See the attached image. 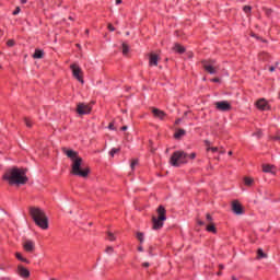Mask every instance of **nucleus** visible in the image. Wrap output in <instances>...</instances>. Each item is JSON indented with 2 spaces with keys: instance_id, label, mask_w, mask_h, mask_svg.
I'll return each mask as SVG.
<instances>
[{
  "instance_id": "1",
  "label": "nucleus",
  "mask_w": 280,
  "mask_h": 280,
  "mask_svg": "<svg viewBox=\"0 0 280 280\" xmlns=\"http://www.w3.org/2000/svg\"><path fill=\"white\" fill-rule=\"evenodd\" d=\"M61 151L72 162L70 174H72V176H79L80 178H88L89 174H91V168L89 166L82 167L84 160L80 156V154L77 151L67 149L65 147L61 148Z\"/></svg>"
},
{
  "instance_id": "2",
  "label": "nucleus",
  "mask_w": 280,
  "mask_h": 280,
  "mask_svg": "<svg viewBox=\"0 0 280 280\" xmlns=\"http://www.w3.org/2000/svg\"><path fill=\"white\" fill-rule=\"evenodd\" d=\"M26 174L27 170L13 166L4 172L2 180H7L11 186L21 187V185H27V180H30Z\"/></svg>"
},
{
  "instance_id": "3",
  "label": "nucleus",
  "mask_w": 280,
  "mask_h": 280,
  "mask_svg": "<svg viewBox=\"0 0 280 280\" xmlns=\"http://www.w3.org/2000/svg\"><path fill=\"white\" fill-rule=\"evenodd\" d=\"M28 213L36 226L43 231H47V229H49V218L47 217V213H45V210L38 207H30Z\"/></svg>"
},
{
  "instance_id": "4",
  "label": "nucleus",
  "mask_w": 280,
  "mask_h": 280,
  "mask_svg": "<svg viewBox=\"0 0 280 280\" xmlns=\"http://www.w3.org/2000/svg\"><path fill=\"white\" fill-rule=\"evenodd\" d=\"M187 159L194 161V159H196V152L187 154L185 151H175L170 159V164L173 167H180V165L187 163Z\"/></svg>"
},
{
  "instance_id": "5",
  "label": "nucleus",
  "mask_w": 280,
  "mask_h": 280,
  "mask_svg": "<svg viewBox=\"0 0 280 280\" xmlns=\"http://www.w3.org/2000/svg\"><path fill=\"white\" fill-rule=\"evenodd\" d=\"M156 215H152L151 222H152V229L153 231H161V228L163 226V222L167 220V210H165V207L159 206L156 209Z\"/></svg>"
},
{
  "instance_id": "6",
  "label": "nucleus",
  "mask_w": 280,
  "mask_h": 280,
  "mask_svg": "<svg viewBox=\"0 0 280 280\" xmlns=\"http://www.w3.org/2000/svg\"><path fill=\"white\" fill-rule=\"evenodd\" d=\"M201 65L205 71L210 73V75H215V73H218V69H220V67H213V65H215L214 59L201 60Z\"/></svg>"
},
{
  "instance_id": "7",
  "label": "nucleus",
  "mask_w": 280,
  "mask_h": 280,
  "mask_svg": "<svg viewBox=\"0 0 280 280\" xmlns=\"http://www.w3.org/2000/svg\"><path fill=\"white\" fill-rule=\"evenodd\" d=\"M70 69L72 71V75L75 80H78V82H80L81 84H84V72H82V68H80V66L72 63L70 66Z\"/></svg>"
},
{
  "instance_id": "8",
  "label": "nucleus",
  "mask_w": 280,
  "mask_h": 280,
  "mask_svg": "<svg viewBox=\"0 0 280 280\" xmlns=\"http://www.w3.org/2000/svg\"><path fill=\"white\" fill-rule=\"evenodd\" d=\"M93 110V107L89 104L79 103L77 105V113L78 115H91V112Z\"/></svg>"
},
{
  "instance_id": "9",
  "label": "nucleus",
  "mask_w": 280,
  "mask_h": 280,
  "mask_svg": "<svg viewBox=\"0 0 280 280\" xmlns=\"http://www.w3.org/2000/svg\"><path fill=\"white\" fill-rule=\"evenodd\" d=\"M217 110H221L222 113H226L229 110H231V103H229V101H221V102H217L214 104Z\"/></svg>"
},
{
  "instance_id": "10",
  "label": "nucleus",
  "mask_w": 280,
  "mask_h": 280,
  "mask_svg": "<svg viewBox=\"0 0 280 280\" xmlns=\"http://www.w3.org/2000/svg\"><path fill=\"white\" fill-rule=\"evenodd\" d=\"M255 106L258 108V110H270V104L266 101V98H259L255 103Z\"/></svg>"
},
{
  "instance_id": "11",
  "label": "nucleus",
  "mask_w": 280,
  "mask_h": 280,
  "mask_svg": "<svg viewBox=\"0 0 280 280\" xmlns=\"http://www.w3.org/2000/svg\"><path fill=\"white\" fill-rule=\"evenodd\" d=\"M16 273L22 279H30V269L25 268L23 265H18Z\"/></svg>"
},
{
  "instance_id": "12",
  "label": "nucleus",
  "mask_w": 280,
  "mask_h": 280,
  "mask_svg": "<svg viewBox=\"0 0 280 280\" xmlns=\"http://www.w3.org/2000/svg\"><path fill=\"white\" fill-rule=\"evenodd\" d=\"M232 211L235 215L244 214V207L237 200L232 201Z\"/></svg>"
},
{
  "instance_id": "13",
  "label": "nucleus",
  "mask_w": 280,
  "mask_h": 280,
  "mask_svg": "<svg viewBox=\"0 0 280 280\" xmlns=\"http://www.w3.org/2000/svg\"><path fill=\"white\" fill-rule=\"evenodd\" d=\"M23 249L25 253H34L36 250V244L32 240H27L23 243Z\"/></svg>"
},
{
  "instance_id": "14",
  "label": "nucleus",
  "mask_w": 280,
  "mask_h": 280,
  "mask_svg": "<svg viewBox=\"0 0 280 280\" xmlns=\"http://www.w3.org/2000/svg\"><path fill=\"white\" fill-rule=\"evenodd\" d=\"M149 67H159V60H161V57L154 52H150L149 55Z\"/></svg>"
},
{
  "instance_id": "15",
  "label": "nucleus",
  "mask_w": 280,
  "mask_h": 280,
  "mask_svg": "<svg viewBox=\"0 0 280 280\" xmlns=\"http://www.w3.org/2000/svg\"><path fill=\"white\" fill-rule=\"evenodd\" d=\"M152 113H153V116L156 118V119H165V117H167V114H165V112L156 108V107H153L152 108Z\"/></svg>"
},
{
  "instance_id": "16",
  "label": "nucleus",
  "mask_w": 280,
  "mask_h": 280,
  "mask_svg": "<svg viewBox=\"0 0 280 280\" xmlns=\"http://www.w3.org/2000/svg\"><path fill=\"white\" fill-rule=\"evenodd\" d=\"M32 58H34V60H40L45 58V51L43 49H35V52L33 54Z\"/></svg>"
},
{
  "instance_id": "17",
  "label": "nucleus",
  "mask_w": 280,
  "mask_h": 280,
  "mask_svg": "<svg viewBox=\"0 0 280 280\" xmlns=\"http://www.w3.org/2000/svg\"><path fill=\"white\" fill-rule=\"evenodd\" d=\"M173 51H175L176 54H185V51H187V48H185V46L176 43L173 47Z\"/></svg>"
},
{
  "instance_id": "18",
  "label": "nucleus",
  "mask_w": 280,
  "mask_h": 280,
  "mask_svg": "<svg viewBox=\"0 0 280 280\" xmlns=\"http://www.w3.org/2000/svg\"><path fill=\"white\" fill-rule=\"evenodd\" d=\"M206 231H208V233H213V235H215L218 233V228H215V223H209L206 226Z\"/></svg>"
},
{
  "instance_id": "19",
  "label": "nucleus",
  "mask_w": 280,
  "mask_h": 280,
  "mask_svg": "<svg viewBox=\"0 0 280 280\" xmlns=\"http://www.w3.org/2000/svg\"><path fill=\"white\" fill-rule=\"evenodd\" d=\"M272 170H275V165H270V164L262 165V172H265V174H273Z\"/></svg>"
},
{
  "instance_id": "20",
  "label": "nucleus",
  "mask_w": 280,
  "mask_h": 280,
  "mask_svg": "<svg viewBox=\"0 0 280 280\" xmlns=\"http://www.w3.org/2000/svg\"><path fill=\"white\" fill-rule=\"evenodd\" d=\"M187 135V131L185 129H178L174 133V139H180L182 137H185Z\"/></svg>"
},
{
  "instance_id": "21",
  "label": "nucleus",
  "mask_w": 280,
  "mask_h": 280,
  "mask_svg": "<svg viewBox=\"0 0 280 280\" xmlns=\"http://www.w3.org/2000/svg\"><path fill=\"white\" fill-rule=\"evenodd\" d=\"M15 258L19 260V261H22L23 264H30V259L23 257V254L16 252L15 253Z\"/></svg>"
},
{
  "instance_id": "22",
  "label": "nucleus",
  "mask_w": 280,
  "mask_h": 280,
  "mask_svg": "<svg viewBox=\"0 0 280 280\" xmlns=\"http://www.w3.org/2000/svg\"><path fill=\"white\" fill-rule=\"evenodd\" d=\"M266 257H268V254L264 253V249L258 248L256 259H266Z\"/></svg>"
},
{
  "instance_id": "23",
  "label": "nucleus",
  "mask_w": 280,
  "mask_h": 280,
  "mask_svg": "<svg viewBox=\"0 0 280 280\" xmlns=\"http://www.w3.org/2000/svg\"><path fill=\"white\" fill-rule=\"evenodd\" d=\"M255 179H253V177H244V185H246V187H253Z\"/></svg>"
},
{
  "instance_id": "24",
  "label": "nucleus",
  "mask_w": 280,
  "mask_h": 280,
  "mask_svg": "<svg viewBox=\"0 0 280 280\" xmlns=\"http://www.w3.org/2000/svg\"><path fill=\"white\" fill-rule=\"evenodd\" d=\"M130 51V46L128 44L122 43V56H128V52Z\"/></svg>"
},
{
  "instance_id": "25",
  "label": "nucleus",
  "mask_w": 280,
  "mask_h": 280,
  "mask_svg": "<svg viewBox=\"0 0 280 280\" xmlns=\"http://www.w3.org/2000/svg\"><path fill=\"white\" fill-rule=\"evenodd\" d=\"M262 10H264V12H265V14H266V16H267L268 19H270V18L272 16V12H273L272 9L262 8Z\"/></svg>"
},
{
  "instance_id": "26",
  "label": "nucleus",
  "mask_w": 280,
  "mask_h": 280,
  "mask_svg": "<svg viewBox=\"0 0 280 280\" xmlns=\"http://www.w3.org/2000/svg\"><path fill=\"white\" fill-rule=\"evenodd\" d=\"M136 237L140 242V244H143L144 242L143 232H137Z\"/></svg>"
},
{
  "instance_id": "27",
  "label": "nucleus",
  "mask_w": 280,
  "mask_h": 280,
  "mask_svg": "<svg viewBox=\"0 0 280 280\" xmlns=\"http://www.w3.org/2000/svg\"><path fill=\"white\" fill-rule=\"evenodd\" d=\"M119 152H121L120 148H114L110 150L109 155L113 158L115 154H119Z\"/></svg>"
},
{
  "instance_id": "28",
  "label": "nucleus",
  "mask_w": 280,
  "mask_h": 280,
  "mask_svg": "<svg viewBox=\"0 0 280 280\" xmlns=\"http://www.w3.org/2000/svg\"><path fill=\"white\" fill-rule=\"evenodd\" d=\"M24 122L26 128H32V126H34V122H32L30 118H24Z\"/></svg>"
},
{
  "instance_id": "29",
  "label": "nucleus",
  "mask_w": 280,
  "mask_h": 280,
  "mask_svg": "<svg viewBox=\"0 0 280 280\" xmlns=\"http://www.w3.org/2000/svg\"><path fill=\"white\" fill-rule=\"evenodd\" d=\"M107 236L109 242H115V240H117L113 232H107Z\"/></svg>"
},
{
  "instance_id": "30",
  "label": "nucleus",
  "mask_w": 280,
  "mask_h": 280,
  "mask_svg": "<svg viewBox=\"0 0 280 280\" xmlns=\"http://www.w3.org/2000/svg\"><path fill=\"white\" fill-rule=\"evenodd\" d=\"M206 220L208 224H213V217H211L209 213L206 214Z\"/></svg>"
},
{
  "instance_id": "31",
  "label": "nucleus",
  "mask_w": 280,
  "mask_h": 280,
  "mask_svg": "<svg viewBox=\"0 0 280 280\" xmlns=\"http://www.w3.org/2000/svg\"><path fill=\"white\" fill-rule=\"evenodd\" d=\"M137 165H139V160H132L131 164H130L131 170H135V167H137Z\"/></svg>"
},
{
  "instance_id": "32",
  "label": "nucleus",
  "mask_w": 280,
  "mask_h": 280,
  "mask_svg": "<svg viewBox=\"0 0 280 280\" xmlns=\"http://www.w3.org/2000/svg\"><path fill=\"white\" fill-rule=\"evenodd\" d=\"M252 10H253V7H250V5H245V7L243 8V11H244L246 14L250 13Z\"/></svg>"
},
{
  "instance_id": "33",
  "label": "nucleus",
  "mask_w": 280,
  "mask_h": 280,
  "mask_svg": "<svg viewBox=\"0 0 280 280\" xmlns=\"http://www.w3.org/2000/svg\"><path fill=\"white\" fill-rule=\"evenodd\" d=\"M14 45H16V42H14V39H9V40L7 42V46H8V47H14Z\"/></svg>"
},
{
  "instance_id": "34",
  "label": "nucleus",
  "mask_w": 280,
  "mask_h": 280,
  "mask_svg": "<svg viewBox=\"0 0 280 280\" xmlns=\"http://www.w3.org/2000/svg\"><path fill=\"white\" fill-rule=\"evenodd\" d=\"M105 253L107 254L115 253V248H113V246H107L105 249Z\"/></svg>"
},
{
  "instance_id": "35",
  "label": "nucleus",
  "mask_w": 280,
  "mask_h": 280,
  "mask_svg": "<svg viewBox=\"0 0 280 280\" xmlns=\"http://www.w3.org/2000/svg\"><path fill=\"white\" fill-rule=\"evenodd\" d=\"M209 150L211 151V152H218V147H208L207 148V152H209Z\"/></svg>"
},
{
  "instance_id": "36",
  "label": "nucleus",
  "mask_w": 280,
  "mask_h": 280,
  "mask_svg": "<svg viewBox=\"0 0 280 280\" xmlns=\"http://www.w3.org/2000/svg\"><path fill=\"white\" fill-rule=\"evenodd\" d=\"M21 12V7H16L15 10L13 11V15L16 16Z\"/></svg>"
},
{
  "instance_id": "37",
  "label": "nucleus",
  "mask_w": 280,
  "mask_h": 280,
  "mask_svg": "<svg viewBox=\"0 0 280 280\" xmlns=\"http://www.w3.org/2000/svg\"><path fill=\"white\" fill-rule=\"evenodd\" d=\"M153 250H154V247H152V246H150L149 249H148V253H149V255H150L151 257L154 256Z\"/></svg>"
},
{
  "instance_id": "38",
  "label": "nucleus",
  "mask_w": 280,
  "mask_h": 280,
  "mask_svg": "<svg viewBox=\"0 0 280 280\" xmlns=\"http://www.w3.org/2000/svg\"><path fill=\"white\" fill-rule=\"evenodd\" d=\"M149 143H150L151 152H152V154H154V152H156V149H154V148L152 147V145H153L152 140H150Z\"/></svg>"
},
{
  "instance_id": "39",
  "label": "nucleus",
  "mask_w": 280,
  "mask_h": 280,
  "mask_svg": "<svg viewBox=\"0 0 280 280\" xmlns=\"http://www.w3.org/2000/svg\"><path fill=\"white\" fill-rule=\"evenodd\" d=\"M197 220V224L199 225V226H205V221H202V220H200V219H196Z\"/></svg>"
},
{
  "instance_id": "40",
  "label": "nucleus",
  "mask_w": 280,
  "mask_h": 280,
  "mask_svg": "<svg viewBox=\"0 0 280 280\" xmlns=\"http://www.w3.org/2000/svg\"><path fill=\"white\" fill-rule=\"evenodd\" d=\"M107 30H109V32H115V26H113V24H108L107 25Z\"/></svg>"
},
{
  "instance_id": "41",
  "label": "nucleus",
  "mask_w": 280,
  "mask_h": 280,
  "mask_svg": "<svg viewBox=\"0 0 280 280\" xmlns=\"http://www.w3.org/2000/svg\"><path fill=\"white\" fill-rule=\"evenodd\" d=\"M108 129L109 130H115V122H109Z\"/></svg>"
},
{
  "instance_id": "42",
  "label": "nucleus",
  "mask_w": 280,
  "mask_h": 280,
  "mask_svg": "<svg viewBox=\"0 0 280 280\" xmlns=\"http://www.w3.org/2000/svg\"><path fill=\"white\" fill-rule=\"evenodd\" d=\"M270 139L271 141H280V136H273Z\"/></svg>"
},
{
  "instance_id": "43",
  "label": "nucleus",
  "mask_w": 280,
  "mask_h": 280,
  "mask_svg": "<svg viewBox=\"0 0 280 280\" xmlns=\"http://www.w3.org/2000/svg\"><path fill=\"white\" fill-rule=\"evenodd\" d=\"M205 145H207V148H211V141L205 140Z\"/></svg>"
},
{
  "instance_id": "44",
  "label": "nucleus",
  "mask_w": 280,
  "mask_h": 280,
  "mask_svg": "<svg viewBox=\"0 0 280 280\" xmlns=\"http://www.w3.org/2000/svg\"><path fill=\"white\" fill-rule=\"evenodd\" d=\"M142 268H150V262H143Z\"/></svg>"
},
{
  "instance_id": "45",
  "label": "nucleus",
  "mask_w": 280,
  "mask_h": 280,
  "mask_svg": "<svg viewBox=\"0 0 280 280\" xmlns=\"http://www.w3.org/2000/svg\"><path fill=\"white\" fill-rule=\"evenodd\" d=\"M211 82L218 83V82H220V78H213V79H211Z\"/></svg>"
},
{
  "instance_id": "46",
  "label": "nucleus",
  "mask_w": 280,
  "mask_h": 280,
  "mask_svg": "<svg viewBox=\"0 0 280 280\" xmlns=\"http://www.w3.org/2000/svg\"><path fill=\"white\" fill-rule=\"evenodd\" d=\"M180 121H183L180 118H177L176 120H175V126H178V124H180Z\"/></svg>"
},
{
  "instance_id": "47",
  "label": "nucleus",
  "mask_w": 280,
  "mask_h": 280,
  "mask_svg": "<svg viewBox=\"0 0 280 280\" xmlns=\"http://www.w3.org/2000/svg\"><path fill=\"white\" fill-rule=\"evenodd\" d=\"M138 250H139V253H143V246H138Z\"/></svg>"
},
{
  "instance_id": "48",
  "label": "nucleus",
  "mask_w": 280,
  "mask_h": 280,
  "mask_svg": "<svg viewBox=\"0 0 280 280\" xmlns=\"http://www.w3.org/2000/svg\"><path fill=\"white\" fill-rule=\"evenodd\" d=\"M120 130H122V131L128 130V126H122V127L120 128Z\"/></svg>"
},
{
  "instance_id": "49",
  "label": "nucleus",
  "mask_w": 280,
  "mask_h": 280,
  "mask_svg": "<svg viewBox=\"0 0 280 280\" xmlns=\"http://www.w3.org/2000/svg\"><path fill=\"white\" fill-rule=\"evenodd\" d=\"M249 36H252V38H256V37H257V34H255V33L252 32V33L249 34Z\"/></svg>"
},
{
  "instance_id": "50",
  "label": "nucleus",
  "mask_w": 280,
  "mask_h": 280,
  "mask_svg": "<svg viewBox=\"0 0 280 280\" xmlns=\"http://www.w3.org/2000/svg\"><path fill=\"white\" fill-rule=\"evenodd\" d=\"M275 69H276L275 66L269 67V71L271 72L275 71Z\"/></svg>"
},
{
  "instance_id": "51",
  "label": "nucleus",
  "mask_w": 280,
  "mask_h": 280,
  "mask_svg": "<svg viewBox=\"0 0 280 280\" xmlns=\"http://www.w3.org/2000/svg\"><path fill=\"white\" fill-rule=\"evenodd\" d=\"M188 58H194V52H188Z\"/></svg>"
},
{
  "instance_id": "52",
  "label": "nucleus",
  "mask_w": 280,
  "mask_h": 280,
  "mask_svg": "<svg viewBox=\"0 0 280 280\" xmlns=\"http://www.w3.org/2000/svg\"><path fill=\"white\" fill-rule=\"evenodd\" d=\"M220 270H224V265H219Z\"/></svg>"
},
{
  "instance_id": "53",
  "label": "nucleus",
  "mask_w": 280,
  "mask_h": 280,
  "mask_svg": "<svg viewBox=\"0 0 280 280\" xmlns=\"http://www.w3.org/2000/svg\"><path fill=\"white\" fill-rule=\"evenodd\" d=\"M229 156H233V151L228 152Z\"/></svg>"
},
{
  "instance_id": "54",
  "label": "nucleus",
  "mask_w": 280,
  "mask_h": 280,
  "mask_svg": "<svg viewBox=\"0 0 280 280\" xmlns=\"http://www.w3.org/2000/svg\"><path fill=\"white\" fill-rule=\"evenodd\" d=\"M121 3V0H116V4L119 5Z\"/></svg>"
},
{
  "instance_id": "55",
  "label": "nucleus",
  "mask_w": 280,
  "mask_h": 280,
  "mask_svg": "<svg viewBox=\"0 0 280 280\" xmlns=\"http://www.w3.org/2000/svg\"><path fill=\"white\" fill-rule=\"evenodd\" d=\"M257 40H261V37L260 36H257L255 37Z\"/></svg>"
},
{
  "instance_id": "56",
  "label": "nucleus",
  "mask_w": 280,
  "mask_h": 280,
  "mask_svg": "<svg viewBox=\"0 0 280 280\" xmlns=\"http://www.w3.org/2000/svg\"><path fill=\"white\" fill-rule=\"evenodd\" d=\"M260 40H261V43H268V40L264 39V38H261Z\"/></svg>"
},
{
  "instance_id": "57",
  "label": "nucleus",
  "mask_w": 280,
  "mask_h": 280,
  "mask_svg": "<svg viewBox=\"0 0 280 280\" xmlns=\"http://www.w3.org/2000/svg\"><path fill=\"white\" fill-rule=\"evenodd\" d=\"M21 3H23V4L27 3V0H21Z\"/></svg>"
},
{
  "instance_id": "58",
  "label": "nucleus",
  "mask_w": 280,
  "mask_h": 280,
  "mask_svg": "<svg viewBox=\"0 0 280 280\" xmlns=\"http://www.w3.org/2000/svg\"><path fill=\"white\" fill-rule=\"evenodd\" d=\"M188 113H189V112H185V113H184V117H187Z\"/></svg>"
},
{
  "instance_id": "59",
  "label": "nucleus",
  "mask_w": 280,
  "mask_h": 280,
  "mask_svg": "<svg viewBox=\"0 0 280 280\" xmlns=\"http://www.w3.org/2000/svg\"><path fill=\"white\" fill-rule=\"evenodd\" d=\"M257 136H258V137H261V131H258V132H257Z\"/></svg>"
},
{
  "instance_id": "60",
  "label": "nucleus",
  "mask_w": 280,
  "mask_h": 280,
  "mask_svg": "<svg viewBox=\"0 0 280 280\" xmlns=\"http://www.w3.org/2000/svg\"><path fill=\"white\" fill-rule=\"evenodd\" d=\"M217 275H218V277H220L222 275V271H219Z\"/></svg>"
},
{
  "instance_id": "61",
  "label": "nucleus",
  "mask_w": 280,
  "mask_h": 280,
  "mask_svg": "<svg viewBox=\"0 0 280 280\" xmlns=\"http://www.w3.org/2000/svg\"><path fill=\"white\" fill-rule=\"evenodd\" d=\"M85 34L89 35V28L85 30Z\"/></svg>"
},
{
  "instance_id": "62",
  "label": "nucleus",
  "mask_w": 280,
  "mask_h": 280,
  "mask_svg": "<svg viewBox=\"0 0 280 280\" xmlns=\"http://www.w3.org/2000/svg\"><path fill=\"white\" fill-rule=\"evenodd\" d=\"M232 280H237V278H235V276L232 277Z\"/></svg>"
},
{
  "instance_id": "63",
  "label": "nucleus",
  "mask_w": 280,
  "mask_h": 280,
  "mask_svg": "<svg viewBox=\"0 0 280 280\" xmlns=\"http://www.w3.org/2000/svg\"><path fill=\"white\" fill-rule=\"evenodd\" d=\"M224 152H225V151H224V150H222V151H220V154H224Z\"/></svg>"
},
{
  "instance_id": "64",
  "label": "nucleus",
  "mask_w": 280,
  "mask_h": 280,
  "mask_svg": "<svg viewBox=\"0 0 280 280\" xmlns=\"http://www.w3.org/2000/svg\"><path fill=\"white\" fill-rule=\"evenodd\" d=\"M69 21H73V18H72V16H69Z\"/></svg>"
}]
</instances>
